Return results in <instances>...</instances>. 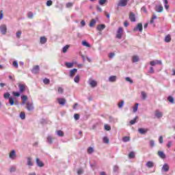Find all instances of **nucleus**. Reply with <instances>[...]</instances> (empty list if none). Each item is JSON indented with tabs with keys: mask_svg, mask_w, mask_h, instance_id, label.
<instances>
[{
	"mask_svg": "<svg viewBox=\"0 0 175 175\" xmlns=\"http://www.w3.org/2000/svg\"><path fill=\"white\" fill-rule=\"evenodd\" d=\"M4 98L5 99H9V103L10 106H14V105H17V100H14V98L10 97V93L6 92L4 94Z\"/></svg>",
	"mask_w": 175,
	"mask_h": 175,
	"instance_id": "1",
	"label": "nucleus"
},
{
	"mask_svg": "<svg viewBox=\"0 0 175 175\" xmlns=\"http://www.w3.org/2000/svg\"><path fill=\"white\" fill-rule=\"evenodd\" d=\"M18 87L19 88V92H21V94H23L27 90V85L24 83H18Z\"/></svg>",
	"mask_w": 175,
	"mask_h": 175,
	"instance_id": "2",
	"label": "nucleus"
},
{
	"mask_svg": "<svg viewBox=\"0 0 175 175\" xmlns=\"http://www.w3.org/2000/svg\"><path fill=\"white\" fill-rule=\"evenodd\" d=\"M123 33H124V29L122 27H119L116 33L117 39H121V38H122Z\"/></svg>",
	"mask_w": 175,
	"mask_h": 175,
	"instance_id": "3",
	"label": "nucleus"
},
{
	"mask_svg": "<svg viewBox=\"0 0 175 175\" xmlns=\"http://www.w3.org/2000/svg\"><path fill=\"white\" fill-rule=\"evenodd\" d=\"M128 5V0H120L118 6L124 8Z\"/></svg>",
	"mask_w": 175,
	"mask_h": 175,
	"instance_id": "4",
	"label": "nucleus"
},
{
	"mask_svg": "<svg viewBox=\"0 0 175 175\" xmlns=\"http://www.w3.org/2000/svg\"><path fill=\"white\" fill-rule=\"evenodd\" d=\"M133 31H139V32H143V24L142 23H138L137 27H135L134 29H133Z\"/></svg>",
	"mask_w": 175,
	"mask_h": 175,
	"instance_id": "5",
	"label": "nucleus"
},
{
	"mask_svg": "<svg viewBox=\"0 0 175 175\" xmlns=\"http://www.w3.org/2000/svg\"><path fill=\"white\" fill-rule=\"evenodd\" d=\"M129 20L132 22V23H135V21H136V14H135V13L133 12H130L129 14Z\"/></svg>",
	"mask_w": 175,
	"mask_h": 175,
	"instance_id": "6",
	"label": "nucleus"
},
{
	"mask_svg": "<svg viewBox=\"0 0 175 175\" xmlns=\"http://www.w3.org/2000/svg\"><path fill=\"white\" fill-rule=\"evenodd\" d=\"M39 70H40V68H39V66L36 65L33 67L31 72L34 75H38V73H39Z\"/></svg>",
	"mask_w": 175,
	"mask_h": 175,
	"instance_id": "7",
	"label": "nucleus"
},
{
	"mask_svg": "<svg viewBox=\"0 0 175 175\" xmlns=\"http://www.w3.org/2000/svg\"><path fill=\"white\" fill-rule=\"evenodd\" d=\"M0 31H1V33L3 35H6V32L8 31V28L6 27V26L5 25H2L0 27Z\"/></svg>",
	"mask_w": 175,
	"mask_h": 175,
	"instance_id": "8",
	"label": "nucleus"
},
{
	"mask_svg": "<svg viewBox=\"0 0 175 175\" xmlns=\"http://www.w3.org/2000/svg\"><path fill=\"white\" fill-rule=\"evenodd\" d=\"M57 102L59 105H61L62 106H64L66 103V100L64 98H57Z\"/></svg>",
	"mask_w": 175,
	"mask_h": 175,
	"instance_id": "9",
	"label": "nucleus"
},
{
	"mask_svg": "<svg viewBox=\"0 0 175 175\" xmlns=\"http://www.w3.org/2000/svg\"><path fill=\"white\" fill-rule=\"evenodd\" d=\"M155 10L157 13H162V12H163V6H162V5H157Z\"/></svg>",
	"mask_w": 175,
	"mask_h": 175,
	"instance_id": "10",
	"label": "nucleus"
},
{
	"mask_svg": "<svg viewBox=\"0 0 175 175\" xmlns=\"http://www.w3.org/2000/svg\"><path fill=\"white\" fill-rule=\"evenodd\" d=\"M36 162L37 163V165L39 166V167H43L44 166V163L39 158L36 159Z\"/></svg>",
	"mask_w": 175,
	"mask_h": 175,
	"instance_id": "11",
	"label": "nucleus"
},
{
	"mask_svg": "<svg viewBox=\"0 0 175 175\" xmlns=\"http://www.w3.org/2000/svg\"><path fill=\"white\" fill-rule=\"evenodd\" d=\"M157 155H159V157L161 158V159H165V158H166V154H165V153L162 150H159L157 152Z\"/></svg>",
	"mask_w": 175,
	"mask_h": 175,
	"instance_id": "12",
	"label": "nucleus"
},
{
	"mask_svg": "<svg viewBox=\"0 0 175 175\" xmlns=\"http://www.w3.org/2000/svg\"><path fill=\"white\" fill-rule=\"evenodd\" d=\"M89 84L90 87H92V88H95V87L98 85V82H96V81L95 80H92V81H90Z\"/></svg>",
	"mask_w": 175,
	"mask_h": 175,
	"instance_id": "13",
	"label": "nucleus"
},
{
	"mask_svg": "<svg viewBox=\"0 0 175 175\" xmlns=\"http://www.w3.org/2000/svg\"><path fill=\"white\" fill-rule=\"evenodd\" d=\"M9 157L11 159H16V150H13L10 152Z\"/></svg>",
	"mask_w": 175,
	"mask_h": 175,
	"instance_id": "14",
	"label": "nucleus"
},
{
	"mask_svg": "<svg viewBox=\"0 0 175 175\" xmlns=\"http://www.w3.org/2000/svg\"><path fill=\"white\" fill-rule=\"evenodd\" d=\"M169 169H170L169 164L164 163L162 167V170H163V172H165L166 173V172H169Z\"/></svg>",
	"mask_w": 175,
	"mask_h": 175,
	"instance_id": "15",
	"label": "nucleus"
},
{
	"mask_svg": "<svg viewBox=\"0 0 175 175\" xmlns=\"http://www.w3.org/2000/svg\"><path fill=\"white\" fill-rule=\"evenodd\" d=\"M46 42H47V38L46 37L42 36V37L40 38V44H44Z\"/></svg>",
	"mask_w": 175,
	"mask_h": 175,
	"instance_id": "16",
	"label": "nucleus"
},
{
	"mask_svg": "<svg viewBox=\"0 0 175 175\" xmlns=\"http://www.w3.org/2000/svg\"><path fill=\"white\" fill-rule=\"evenodd\" d=\"M154 116L157 118H161L162 116H163L161 111H159V110H156L154 112Z\"/></svg>",
	"mask_w": 175,
	"mask_h": 175,
	"instance_id": "17",
	"label": "nucleus"
},
{
	"mask_svg": "<svg viewBox=\"0 0 175 175\" xmlns=\"http://www.w3.org/2000/svg\"><path fill=\"white\" fill-rule=\"evenodd\" d=\"M77 73V69L74 68L70 71V77H73Z\"/></svg>",
	"mask_w": 175,
	"mask_h": 175,
	"instance_id": "18",
	"label": "nucleus"
},
{
	"mask_svg": "<svg viewBox=\"0 0 175 175\" xmlns=\"http://www.w3.org/2000/svg\"><path fill=\"white\" fill-rule=\"evenodd\" d=\"M26 108L27 109V110H29V111H31L33 109V105L32 103H28L27 104Z\"/></svg>",
	"mask_w": 175,
	"mask_h": 175,
	"instance_id": "19",
	"label": "nucleus"
},
{
	"mask_svg": "<svg viewBox=\"0 0 175 175\" xmlns=\"http://www.w3.org/2000/svg\"><path fill=\"white\" fill-rule=\"evenodd\" d=\"M138 131L141 133V135H144V133H147L148 132V129H139Z\"/></svg>",
	"mask_w": 175,
	"mask_h": 175,
	"instance_id": "20",
	"label": "nucleus"
},
{
	"mask_svg": "<svg viewBox=\"0 0 175 175\" xmlns=\"http://www.w3.org/2000/svg\"><path fill=\"white\" fill-rule=\"evenodd\" d=\"M54 140V138L51 136H48L46 137V142L47 143H49V144H53V142Z\"/></svg>",
	"mask_w": 175,
	"mask_h": 175,
	"instance_id": "21",
	"label": "nucleus"
},
{
	"mask_svg": "<svg viewBox=\"0 0 175 175\" xmlns=\"http://www.w3.org/2000/svg\"><path fill=\"white\" fill-rule=\"evenodd\" d=\"M106 28V25L101 24L97 26V31H103Z\"/></svg>",
	"mask_w": 175,
	"mask_h": 175,
	"instance_id": "22",
	"label": "nucleus"
},
{
	"mask_svg": "<svg viewBox=\"0 0 175 175\" xmlns=\"http://www.w3.org/2000/svg\"><path fill=\"white\" fill-rule=\"evenodd\" d=\"M117 80V77L116 76H111L109 78V81H110L111 83H114V81H116Z\"/></svg>",
	"mask_w": 175,
	"mask_h": 175,
	"instance_id": "23",
	"label": "nucleus"
},
{
	"mask_svg": "<svg viewBox=\"0 0 175 175\" xmlns=\"http://www.w3.org/2000/svg\"><path fill=\"white\" fill-rule=\"evenodd\" d=\"M146 166L149 169H151V167H154V162H152V161H148L146 163Z\"/></svg>",
	"mask_w": 175,
	"mask_h": 175,
	"instance_id": "24",
	"label": "nucleus"
},
{
	"mask_svg": "<svg viewBox=\"0 0 175 175\" xmlns=\"http://www.w3.org/2000/svg\"><path fill=\"white\" fill-rule=\"evenodd\" d=\"M27 165L28 166H33V162H32V159L31 157H27Z\"/></svg>",
	"mask_w": 175,
	"mask_h": 175,
	"instance_id": "25",
	"label": "nucleus"
},
{
	"mask_svg": "<svg viewBox=\"0 0 175 175\" xmlns=\"http://www.w3.org/2000/svg\"><path fill=\"white\" fill-rule=\"evenodd\" d=\"M21 100L23 104L25 103L27 100H28V96H27L26 95H23L21 96Z\"/></svg>",
	"mask_w": 175,
	"mask_h": 175,
	"instance_id": "26",
	"label": "nucleus"
},
{
	"mask_svg": "<svg viewBox=\"0 0 175 175\" xmlns=\"http://www.w3.org/2000/svg\"><path fill=\"white\" fill-rule=\"evenodd\" d=\"M82 44L85 46V47H91V45L90 44V43H88L87 41L85 40H83L82 41Z\"/></svg>",
	"mask_w": 175,
	"mask_h": 175,
	"instance_id": "27",
	"label": "nucleus"
},
{
	"mask_svg": "<svg viewBox=\"0 0 175 175\" xmlns=\"http://www.w3.org/2000/svg\"><path fill=\"white\" fill-rule=\"evenodd\" d=\"M170 40H172V38L170 37V35L166 36L165 38V42L166 43H169L170 42Z\"/></svg>",
	"mask_w": 175,
	"mask_h": 175,
	"instance_id": "28",
	"label": "nucleus"
},
{
	"mask_svg": "<svg viewBox=\"0 0 175 175\" xmlns=\"http://www.w3.org/2000/svg\"><path fill=\"white\" fill-rule=\"evenodd\" d=\"M141 95L144 100H146V99H147V93H146L145 92H142Z\"/></svg>",
	"mask_w": 175,
	"mask_h": 175,
	"instance_id": "29",
	"label": "nucleus"
},
{
	"mask_svg": "<svg viewBox=\"0 0 175 175\" xmlns=\"http://www.w3.org/2000/svg\"><path fill=\"white\" fill-rule=\"evenodd\" d=\"M95 24H96V21H95V19H92L90 23V27H92L95 25Z\"/></svg>",
	"mask_w": 175,
	"mask_h": 175,
	"instance_id": "30",
	"label": "nucleus"
},
{
	"mask_svg": "<svg viewBox=\"0 0 175 175\" xmlns=\"http://www.w3.org/2000/svg\"><path fill=\"white\" fill-rule=\"evenodd\" d=\"M167 100L168 102H170V103H174V98H173V96H169L167 98Z\"/></svg>",
	"mask_w": 175,
	"mask_h": 175,
	"instance_id": "31",
	"label": "nucleus"
},
{
	"mask_svg": "<svg viewBox=\"0 0 175 175\" xmlns=\"http://www.w3.org/2000/svg\"><path fill=\"white\" fill-rule=\"evenodd\" d=\"M103 142L105 143L106 144H109L110 143V139L107 137H104L103 139Z\"/></svg>",
	"mask_w": 175,
	"mask_h": 175,
	"instance_id": "32",
	"label": "nucleus"
},
{
	"mask_svg": "<svg viewBox=\"0 0 175 175\" xmlns=\"http://www.w3.org/2000/svg\"><path fill=\"white\" fill-rule=\"evenodd\" d=\"M57 136H60L61 137H64V131H61V130H58L57 131Z\"/></svg>",
	"mask_w": 175,
	"mask_h": 175,
	"instance_id": "33",
	"label": "nucleus"
},
{
	"mask_svg": "<svg viewBox=\"0 0 175 175\" xmlns=\"http://www.w3.org/2000/svg\"><path fill=\"white\" fill-rule=\"evenodd\" d=\"M65 66L68 68H73V63L66 62Z\"/></svg>",
	"mask_w": 175,
	"mask_h": 175,
	"instance_id": "34",
	"label": "nucleus"
},
{
	"mask_svg": "<svg viewBox=\"0 0 175 175\" xmlns=\"http://www.w3.org/2000/svg\"><path fill=\"white\" fill-rule=\"evenodd\" d=\"M129 158L130 159L135 158V152H130V153L129 154Z\"/></svg>",
	"mask_w": 175,
	"mask_h": 175,
	"instance_id": "35",
	"label": "nucleus"
},
{
	"mask_svg": "<svg viewBox=\"0 0 175 175\" xmlns=\"http://www.w3.org/2000/svg\"><path fill=\"white\" fill-rule=\"evenodd\" d=\"M129 140H131V137H129V136H126L122 138V141L124 143H126V142H129Z\"/></svg>",
	"mask_w": 175,
	"mask_h": 175,
	"instance_id": "36",
	"label": "nucleus"
},
{
	"mask_svg": "<svg viewBox=\"0 0 175 175\" xmlns=\"http://www.w3.org/2000/svg\"><path fill=\"white\" fill-rule=\"evenodd\" d=\"M138 117L136 116L133 120L130 121L131 125H135L136 124V120H137Z\"/></svg>",
	"mask_w": 175,
	"mask_h": 175,
	"instance_id": "37",
	"label": "nucleus"
},
{
	"mask_svg": "<svg viewBox=\"0 0 175 175\" xmlns=\"http://www.w3.org/2000/svg\"><path fill=\"white\" fill-rule=\"evenodd\" d=\"M13 96L20 97L21 94H20V92H12Z\"/></svg>",
	"mask_w": 175,
	"mask_h": 175,
	"instance_id": "38",
	"label": "nucleus"
},
{
	"mask_svg": "<svg viewBox=\"0 0 175 175\" xmlns=\"http://www.w3.org/2000/svg\"><path fill=\"white\" fill-rule=\"evenodd\" d=\"M69 49V45H66L63 49H62V53H65L66 51H68V49Z\"/></svg>",
	"mask_w": 175,
	"mask_h": 175,
	"instance_id": "39",
	"label": "nucleus"
},
{
	"mask_svg": "<svg viewBox=\"0 0 175 175\" xmlns=\"http://www.w3.org/2000/svg\"><path fill=\"white\" fill-rule=\"evenodd\" d=\"M20 117L21 120H25V113L23 111H21L20 113Z\"/></svg>",
	"mask_w": 175,
	"mask_h": 175,
	"instance_id": "40",
	"label": "nucleus"
},
{
	"mask_svg": "<svg viewBox=\"0 0 175 175\" xmlns=\"http://www.w3.org/2000/svg\"><path fill=\"white\" fill-rule=\"evenodd\" d=\"M104 128L105 131H111V126L109 124H105Z\"/></svg>",
	"mask_w": 175,
	"mask_h": 175,
	"instance_id": "41",
	"label": "nucleus"
},
{
	"mask_svg": "<svg viewBox=\"0 0 175 175\" xmlns=\"http://www.w3.org/2000/svg\"><path fill=\"white\" fill-rule=\"evenodd\" d=\"M137 109H139V103H135V105L133 107V112L136 113V111H137Z\"/></svg>",
	"mask_w": 175,
	"mask_h": 175,
	"instance_id": "42",
	"label": "nucleus"
},
{
	"mask_svg": "<svg viewBox=\"0 0 175 175\" xmlns=\"http://www.w3.org/2000/svg\"><path fill=\"white\" fill-rule=\"evenodd\" d=\"M27 17L28 18H33V13H32V12H29L27 13Z\"/></svg>",
	"mask_w": 175,
	"mask_h": 175,
	"instance_id": "43",
	"label": "nucleus"
},
{
	"mask_svg": "<svg viewBox=\"0 0 175 175\" xmlns=\"http://www.w3.org/2000/svg\"><path fill=\"white\" fill-rule=\"evenodd\" d=\"M94 152V148L89 147L88 149V154H92Z\"/></svg>",
	"mask_w": 175,
	"mask_h": 175,
	"instance_id": "44",
	"label": "nucleus"
},
{
	"mask_svg": "<svg viewBox=\"0 0 175 175\" xmlns=\"http://www.w3.org/2000/svg\"><path fill=\"white\" fill-rule=\"evenodd\" d=\"M75 83H79L80 81V76L77 75L74 79Z\"/></svg>",
	"mask_w": 175,
	"mask_h": 175,
	"instance_id": "45",
	"label": "nucleus"
},
{
	"mask_svg": "<svg viewBox=\"0 0 175 175\" xmlns=\"http://www.w3.org/2000/svg\"><path fill=\"white\" fill-rule=\"evenodd\" d=\"M139 61V57L135 55L133 57V62H138Z\"/></svg>",
	"mask_w": 175,
	"mask_h": 175,
	"instance_id": "46",
	"label": "nucleus"
},
{
	"mask_svg": "<svg viewBox=\"0 0 175 175\" xmlns=\"http://www.w3.org/2000/svg\"><path fill=\"white\" fill-rule=\"evenodd\" d=\"M43 83L44 84H50V79L45 78L43 80Z\"/></svg>",
	"mask_w": 175,
	"mask_h": 175,
	"instance_id": "47",
	"label": "nucleus"
},
{
	"mask_svg": "<svg viewBox=\"0 0 175 175\" xmlns=\"http://www.w3.org/2000/svg\"><path fill=\"white\" fill-rule=\"evenodd\" d=\"M21 33H22L21 31H18L16 32V38H18V39H20V38H21Z\"/></svg>",
	"mask_w": 175,
	"mask_h": 175,
	"instance_id": "48",
	"label": "nucleus"
},
{
	"mask_svg": "<svg viewBox=\"0 0 175 175\" xmlns=\"http://www.w3.org/2000/svg\"><path fill=\"white\" fill-rule=\"evenodd\" d=\"M13 66H14V68H16V69L18 68V62H17V61H14L12 63Z\"/></svg>",
	"mask_w": 175,
	"mask_h": 175,
	"instance_id": "49",
	"label": "nucleus"
},
{
	"mask_svg": "<svg viewBox=\"0 0 175 175\" xmlns=\"http://www.w3.org/2000/svg\"><path fill=\"white\" fill-rule=\"evenodd\" d=\"M125 80H126V81H129L131 84L133 83V80H132L131 78H129L128 77L125 78Z\"/></svg>",
	"mask_w": 175,
	"mask_h": 175,
	"instance_id": "50",
	"label": "nucleus"
},
{
	"mask_svg": "<svg viewBox=\"0 0 175 175\" xmlns=\"http://www.w3.org/2000/svg\"><path fill=\"white\" fill-rule=\"evenodd\" d=\"M57 92L58 94H64V89L61 87L58 88Z\"/></svg>",
	"mask_w": 175,
	"mask_h": 175,
	"instance_id": "51",
	"label": "nucleus"
},
{
	"mask_svg": "<svg viewBox=\"0 0 175 175\" xmlns=\"http://www.w3.org/2000/svg\"><path fill=\"white\" fill-rule=\"evenodd\" d=\"M107 2V0H99L98 3L99 5H105Z\"/></svg>",
	"mask_w": 175,
	"mask_h": 175,
	"instance_id": "52",
	"label": "nucleus"
},
{
	"mask_svg": "<svg viewBox=\"0 0 175 175\" xmlns=\"http://www.w3.org/2000/svg\"><path fill=\"white\" fill-rule=\"evenodd\" d=\"M119 109H121L124 106V100L120 101L118 105Z\"/></svg>",
	"mask_w": 175,
	"mask_h": 175,
	"instance_id": "53",
	"label": "nucleus"
},
{
	"mask_svg": "<svg viewBox=\"0 0 175 175\" xmlns=\"http://www.w3.org/2000/svg\"><path fill=\"white\" fill-rule=\"evenodd\" d=\"M74 118L75 120H80V115H79V113H75L74 115Z\"/></svg>",
	"mask_w": 175,
	"mask_h": 175,
	"instance_id": "54",
	"label": "nucleus"
},
{
	"mask_svg": "<svg viewBox=\"0 0 175 175\" xmlns=\"http://www.w3.org/2000/svg\"><path fill=\"white\" fill-rule=\"evenodd\" d=\"M51 5H53V1L49 0V1H46V5L47 6H51Z\"/></svg>",
	"mask_w": 175,
	"mask_h": 175,
	"instance_id": "55",
	"label": "nucleus"
},
{
	"mask_svg": "<svg viewBox=\"0 0 175 175\" xmlns=\"http://www.w3.org/2000/svg\"><path fill=\"white\" fill-rule=\"evenodd\" d=\"M159 142L161 144H162V143H163V137H162V135H161L159 137Z\"/></svg>",
	"mask_w": 175,
	"mask_h": 175,
	"instance_id": "56",
	"label": "nucleus"
},
{
	"mask_svg": "<svg viewBox=\"0 0 175 175\" xmlns=\"http://www.w3.org/2000/svg\"><path fill=\"white\" fill-rule=\"evenodd\" d=\"M96 9H97V12H100V13H102L103 12L102 8L99 5L96 6Z\"/></svg>",
	"mask_w": 175,
	"mask_h": 175,
	"instance_id": "57",
	"label": "nucleus"
},
{
	"mask_svg": "<svg viewBox=\"0 0 175 175\" xmlns=\"http://www.w3.org/2000/svg\"><path fill=\"white\" fill-rule=\"evenodd\" d=\"M3 18V10L0 11V20H2Z\"/></svg>",
	"mask_w": 175,
	"mask_h": 175,
	"instance_id": "58",
	"label": "nucleus"
},
{
	"mask_svg": "<svg viewBox=\"0 0 175 175\" xmlns=\"http://www.w3.org/2000/svg\"><path fill=\"white\" fill-rule=\"evenodd\" d=\"M73 6V3H67L66 8H72Z\"/></svg>",
	"mask_w": 175,
	"mask_h": 175,
	"instance_id": "59",
	"label": "nucleus"
},
{
	"mask_svg": "<svg viewBox=\"0 0 175 175\" xmlns=\"http://www.w3.org/2000/svg\"><path fill=\"white\" fill-rule=\"evenodd\" d=\"M172 141L168 142V143L167 144V147L168 148H170V147H172Z\"/></svg>",
	"mask_w": 175,
	"mask_h": 175,
	"instance_id": "60",
	"label": "nucleus"
},
{
	"mask_svg": "<svg viewBox=\"0 0 175 175\" xmlns=\"http://www.w3.org/2000/svg\"><path fill=\"white\" fill-rule=\"evenodd\" d=\"M10 172H16V167H11L10 169Z\"/></svg>",
	"mask_w": 175,
	"mask_h": 175,
	"instance_id": "61",
	"label": "nucleus"
},
{
	"mask_svg": "<svg viewBox=\"0 0 175 175\" xmlns=\"http://www.w3.org/2000/svg\"><path fill=\"white\" fill-rule=\"evenodd\" d=\"M150 147H154V140L150 141Z\"/></svg>",
	"mask_w": 175,
	"mask_h": 175,
	"instance_id": "62",
	"label": "nucleus"
},
{
	"mask_svg": "<svg viewBox=\"0 0 175 175\" xmlns=\"http://www.w3.org/2000/svg\"><path fill=\"white\" fill-rule=\"evenodd\" d=\"M114 55H116V54L114 53H111L109 54V57L110 58H113L114 57Z\"/></svg>",
	"mask_w": 175,
	"mask_h": 175,
	"instance_id": "63",
	"label": "nucleus"
},
{
	"mask_svg": "<svg viewBox=\"0 0 175 175\" xmlns=\"http://www.w3.org/2000/svg\"><path fill=\"white\" fill-rule=\"evenodd\" d=\"M81 25L82 27H85V21H81Z\"/></svg>",
	"mask_w": 175,
	"mask_h": 175,
	"instance_id": "64",
	"label": "nucleus"
}]
</instances>
